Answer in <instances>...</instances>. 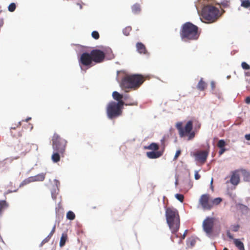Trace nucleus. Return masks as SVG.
Instances as JSON below:
<instances>
[{
	"label": "nucleus",
	"mask_w": 250,
	"mask_h": 250,
	"mask_svg": "<svg viewBox=\"0 0 250 250\" xmlns=\"http://www.w3.org/2000/svg\"><path fill=\"white\" fill-rule=\"evenodd\" d=\"M52 142L53 152L51 160L54 163H57L61 157H64L67 142L57 133H54Z\"/></svg>",
	"instance_id": "obj_1"
},
{
	"label": "nucleus",
	"mask_w": 250,
	"mask_h": 250,
	"mask_svg": "<svg viewBox=\"0 0 250 250\" xmlns=\"http://www.w3.org/2000/svg\"><path fill=\"white\" fill-rule=\"evenodd\" d=\"M166 217L167 222L172 233L175 235V237H178V235L176 234L180 224L178 211L175 208H168L166 210Z\"/></svg>",
	"instance_id": "obj_2"
},
{
	"label": "nucleus",
	"mask_w": 250,
	"mask_h": 250,
	"mask_svg": "<svg viewBox=\"0 0 250 250\" xmlns=\"http://www.w3.org/2000/svg\"><path fill=\"white\" fill-rule=\"evenodd\" d=\"M146 77L140 74L126 75L122 80L121 87L126 91L127 89H137L144 82Z\"/></svg>",
	"instance_id": "obj_3"
},
{
	"label": "nucleus",
	"mask_w": 250,
	"mask_h": 250,
	"mask_svg": "<svg viewBox=\"0 0 250 250\" xmlns=\"http://www.w3.org/2000/svg\"><path fill=\"white\" fill-rule=\"evenodd\" d=\"M180 34L182 40L186 42L197 40L200 36L198 27L190 22L182 25Z\"/></svg>",
	"instance_id": "obj_4"
},
{
	"label": "nucleus",
	"mask_w": 250,
	"mask_h": 250,
	"mask_svg": "<svg viewBox=\"0 0 250 250\" xmlns=\"http://www.w3.org/2000/svg\"><path fill=\"white\" fill-rule=\"evenodd\" d=\"M219 9L211 5H207L203 7L202 10L203 18L208 22L215 21L221 16Z\"/></svg>",
	"instance_id": "obj_5"
},
{
	"label": "nucleus",
	"mask_w": 250,
	"mask_h": 250,
	"mask_svg": "<svg viewBox=\"0 0 250 250\" xmlns=\"http://www.w3.org/2000/svg\"><path fill=\"white\" fill-rule=\"evenodd\" d=\"M176 127L178 130L179 136L183 137L188 135V139H192L195 136L194 131H191L193 128V122L192 121H188L184 127H183L182 122H178L176 125Z\"/></svg>",
	"instance_id": "obj_6"
},
{
	"label": "nucleus",
	"mask_w": 250,
	"mask_h": 250,
	"mask_svg": "<svg viewBox=\"0 0 250 250\" xmlns=\"http://www.w3.org/2000/svg\"><path fill=\"white\" fill-rule=\"evenodd\" d=\"M106 114L108 118L112 119L121 115L122 110L116 105V102H111L107 106Z\"/></svg>",
	"instance_id": "obj_7"
},
{
	"label": "nucleus",
	"mask_w": 250,
	"mask_h": 250,
	"mask_svg": "<svg viewBox=\"0 0 250 250\" xmlns=\"http://www.w3.org/2000/svg\"><path fill=\"white\" fill-rule=\"evenodd\" d=\"M166 139L165 137H163L161 140V150L157 151H150L146 152V156L149 159H157L161 157L164 152L166 145H165Z\"/></svg>",
	"instance_id": "obj_8"
},
{
	"label": "nucleus",
	"mask_w": 250,
	"mask_h": 250,
	"mask_svg": "<svg viewBox=\"0 0 250 250\" xmlns=\"http://www.w3.org/2000/svg\"><path fill=\"white\" fill-rule=\"evenodd\" d=\"M92 61L96 63L103 62L105 58V54L102 50L99 49H94L90 52Z\"/></svg>",
	"instance_id": "obj_9"
},
{
	"label": "nucleus",
	"mask_w": 250,
	"mask_h": 250,
	"mask_svg": "<svg viewBox=\"0 0 250 250\" xmlns=\"http://www.w3.org/2000/svg\"><path fill=\"white\" fill-rule=\"evenodd\" d=\"M199 203L204 209L210 210L212 208L211 200H210L209 195L205 194L201 195Z\"/></svg>",
	"instance_id": "obj_10"
},
{
	"label": "nucleus",
	"mask_w": 250,
	"mask_h": 250,
	"mask_svg": "<svg viewBox=\"0 0 250 250\" xmlns=\"http://www.w3.org/2000/svg\"><path fill=\"white\" fill-rule=\"evenodd\" d=\"M79 62L80 65L91 66L93 61L90 53H83L79 60Z\"/></svg>",
	"instance_id": "obj_11"
},
{
	"label": "nucleus",
	"mask_w": 250,
	"mask_h": 250,
	"mask_svg": "<svg viewBox=\"0 0 250 250\" xmlns=\"http://www.w3.org/2000/svg\"><path fill=\"white\" fill-rule=\"evenodd\" d=\"M45 177V174L42 173L34 176H31L24 180H23L21 184L20 187L23 186L27 185L31 182L37 181H43Z\"/></svg>",
	"instance_id": "obj_12"
},
{
	"label": "nucleus",
	"mask_w": 250,
	"mask_h": 250,
	"mask_svg": "<svg viewBox=\"0 0 250 250\" xmlns=\"http://www.w3.org/2000/svg\"><path fill=\"white\" fill-rule=\"evenodd\" d=\"M213 226V219L212 218L208 217L203 222V227L204 231L207 234H211Z\"/></svg>",
	"instance_id": "obj_13"
},
{
	"label": "nucleus",
	"mask_w": 250,
	"mask_h": 250,
	"mask_svg": "<svg viewBox=\"0 0 250 250\" xmlns=\"http://www.w3.org/2000/svg\"><path fill=\"white\" fill-rule=\"evenodd\" d=\"M208 152L207 151L203 150L197 152L194 154L196 161L204 164L206 162Z\"/></svg>",
	"instance_id": "obj_14"
},
{
	"label": "nucleus",
	"mask_w": 250,
	"mask_h": 250,
	"mask_svg": "<svg viewBox=\"0 0 250 250\" xmlns=\"http://www.w3.org/2000/svg\"><path fill=\"white\" fill-rule=\"evenodd\" d=\"M240 170L237 169L231 172L230 182L234 186L237 185L240 183Z\"/></svg>",
	"instance_id": "obj_15"
},
{
	"label": "nucleus",
	"mask_w": 250,
	"mask_h": 250,
	"mask_svg": "<svg viewBox=\"0 0 250 250\" xmlns=\"http://www.w3.org/2000/svg\"><path fill=\"white\" fill-rule=\"evenodd\" d=\"M136 48L138 52L140 54H146L147 51L145 45L142 42H137Z\"/></svg>",
	"instance_id": "obj_16"
},
{
	"label": "nucleus",
	"mask_w": 250,
	"mask_h": 250,
	"mask_svg": "<svg viewBox=\"0 0 250 250\" xmlns=\"http://www.w3.org/2000/svg\"><path fill=\"white\" fill-rule=\"evenodd\" d=\"M207 83L201 78L197 85V88L200 91H204L207 88Z\"/></svg>",
	"instance_id": "obj_17"
},
{
	"label": "nucleus",
	"mask_w": 250,
	"mask_h": 250,
	"mask_svg": "<svg viewBox=\"0 0 250 250\" xmlns=\"http://www.w3.org/2000/svg\"><path fill=\"white\" fill-rule=\"evenodd\" d=\"M160 146L158 144L155 143H152L148 146H145L144 148L145 149L151 150L152 151H159Z\"/></svg>",
	"instance_id": "obj_18"
},
{
	"label": "nucleus",
	"mask_w": 250,
	"mask_h": 250,
	"mask_svg": "<svg viewBox=\"0 0 250 250\" xmlns=\"http://www.w3.org/2000/svg\"><path fill=\"white\" fill-rule=\"evenodd\" d=\"M240 172H241L245 181H250V172L245 169H239Z\"/></svg>",
	"instance_id": "obj_19"
},
{
	"label": "nucleus",
	"mask_w": 250,
	"mask_h": 250,
	"mask_svg": "<svg viewBox=\"0 0 250 250\" xmlns=\"http://www.w3.org/2000/svg\"><path fill=\"white\" fill-rule=\"evenodd\" d=\"M138 104L137 102H133L132 103H128L125 104L126 105H137ZM125 104V102L122 100V99L118 101V103H116V105L119 107L121 108L122 109L123 106Z\"/></svg>",
	"instance_id": "obj_20"
},
{
	"label": "nucleus",
	"mask_w": 250,
	"mask_h": 250,
	"mask_svg": "<svg viewBox=\"0 0 250 250\" xmlns=\"http://www.w3.org/2000/svg\"><path fill=\"white\" fill-rule=\"evenodd\" d=\"M233 243L239 250H245L243 243L239 239H234L233 240Z\"/></svg>",
	"instance_id": "obj_21"
},
{
	"label": "nucleus",
	"mask_w": 250,
	"mask_h": 250,
	"mask_svg": "<svg viewBox=\"0 0 250 250\" xmlns=\"http://www.w3.org/2000/svg\"><path fill=\"white\" fill-rule=\"evenodd\" d=\"M8 207V204L5 200H0V216L2 212Z\"/></svg>",
	"instance_id": "obj_22"
},
{
	"label": "nucleus",
	"mask_w": 250,
	"mask_h": 250,
	"mask_svg": "<svg viewBox=\"0 0 250 250\" xmlns=\"http://www.w3.org/2000/svg\"><path fill=\"white\" fill-rule=\"evenodd\" d=\"M67 235L65 233H63L61 237L60 241V247H62L65 244V243L67 240Z\"/></svg>",
	"instance_id": "obj_23"
},
{
	"label": "nucleus",
	"mask_w": 250,
	"mask_h": 250,
	"mask_svg": "<svg viewBox=\"0 0 250 250\" xmlns=\"http://www.w3.org/2000/svg\"><path fill=\"white\" fill-rule=\"evenodd\" d=\"M131 9L134 14H138L140 13L141 10V6L139 3H135L132 5Z\"/></svg>",
	"instance_id": "obj_24"
},
{
	"label": "nucleus",
	"mask_w": 250,
	"mask_h": 250,
	"mask_svg": "<svg viewBox=\"0 0 250 250\" xmlns=\"http://www.w3.org/2000/svg\"><path fill=\"white\" fill-rule=\"evenodd\" d=\"M241 2V6L250 10V0H240Z\"/></svg>",
	"instance_id": "obj_25"
},
{
	"label": "nucleus",
	"mask_w": 250,
	"mask_h": 250,
	"mask_svg": "<svg viewBox=\"0 0 250 250\" xmlns=\"http://www.w3.org/2000/svg\"><path fill=\"white\" fill-rule=\"evenodd\" d=\"M112 97L113 99L117 101H119L120 100H121L123 98V95L117 91H114L112 93Z\"/></svg>",
	"instance_id": "obj_26"
},
{
	"label": "nucleus",
	"mask_w": 250,
	"mask_h": 250,
	"mask_svg": "<svg viewBox=\"0 0 250 250\" xmlns=\"http://www.w3.org/2000/svg\"><path fill=\"white\" fill-rule=\"evenodd\" d=\"M66 217L68 219L73 220L75 218V215L72 211H69L66 214Z\"/></svg>",
	"instance_id": "obj_27"
},
{
	"label": "nucleus",
	"mask_w": 250,
	"mask_h": 250,
	"mask_svg": "<svg viewBox=\"0 0 250 250\" xmlns=\"http://www.w3.org/2000/svg\"><path fill=\"white\" fill-rule=\"evenodd\" d=\"M222 201V199L220 198H216L213 200H211V204H212V207L214 205H219Z\"/></svg>",
	"instance_id": "obj_28"
},
{
	"label": "nucleus",
	"mask_w": 250,
	"mask_h": 250,
	"mask_svg": "<svg viewBox=\"0 0 250 250\" xmlns=\"http://www.w3.org/2000/svg\"><path fill=\"white\" fill-rule=\"evenodd\" d=\"M132 28L130 26H127L123 30V33L125 36H128L131 31Z\"/></svg>",
	"instance_id": "obj_29"
},
{
	"label": "nucleus",
	"mask_w": 250,
	"mask_h": 250,
	"mask_svg": "<svg viewBox=\"0 0 250 250\" xmlns=\"http://www.w3.org/2000/svg\"><path fill=\"white\" fill-rule=\"evenodd\" d=\"M225 145H226V142L224 140H219V141L218 142L217 145V146L220 148H224L225 147Z\"/></svg>",
	"instance_id": "obj_30"
},
{
	"label": "nucleus",
	"mask_w": 250,
	"mask_h": 250,
	"mask_svg": "<svg viewBox=\"0 0 250 250\" xmlns=\"http://www.w3.org/2000/svg\"><path fill=\"white\" fill-rule=\"evenodd\" d=\"M21 123H20V122H19V123H18V125H17L16 126H14V127H11V134H13V136H14V137H17V136H21V134H20L19 133L18 135H16V134H15L13 133V131H12L13 130H15V129H16V128L17 127H18V126H19V127H20V126H21Z\"/></svg>",
	"instance_id": "obj_31"
},
{
	"label": "nucleus",
	"mask_w": 250,
	"mask_h": 250,
	"mask_svg": "<svg viewBox=\"0 0 250 250\" xmlns=\"http://www.w3.org/2000/svg\"><path fill=\"white\" fill-rule=\"evenodd\" d=\"M196 240L194 238H190L188 240V243L189 244L191 247H193L196 243Z\"/></svg>",
	"instance_id": "obj_32"
},
{
	"label": "nucleus",
	"mask_w": 250,
	"mask_h": 250,
	"mask_svg": "<svg viewBox=\"0 0 250 250\" xmlns=\"http://www.w3.org/2000/svg\"><path fill=\"white\" fill-rule=\"evenodd\" d=\"M175 196L176 198L181 203H182L184 201V197L183 195L181 194H176Z\"/></svg>",
	"instance_id": "obj_33"
},
{
	"label": "nucleus",
	"mask_w": 250,
	"mask_h": 250,
	"mask_svg": "<svg viewBox=\"0 0 250 250\" xmlns=\"http://www.w3.org/2000/svg\"><path fill=\"white\" fill-rule=\"evenodd\" d=\"M241 66L244 70H249L250 69V65L248 64L247 62H243L241 63Z\"/></svg>",
	"instance_id": "obj_34"
},
{
	"label": "nucleus",
	"mask_w": 250,
	"mask_h": 250,
	"mask_svg": "<svg viewBox=\"0 0 250 250\" xmlns=\"http://www.w3.org/2000/svg\"><path fill=\"white\" fill-rule=\"evenodd\" d=\"M91 36L95 40H98L100 37L99 33L96 31H93Z\"/></svg>",
	"instance_id": "obj_35"
},
{
	"label": "nucleus",
	"mask_w": 250,
	"mask_h": 250,
	"mask_svg": "<svg viewBox=\"0 0 250 250\" xmlns=\"http://www.w3.org/2000/svg\"><path fill=\"white\" fill-rule=\"evenodd\" d=\"M16 9V4L14 3H11L8 6V10L10 12H13Z\"/></svg>",
	"instance_id": "obj_36"
},
{
	"label": "nucleus",
	"mask_w": 250,
	"mask_h": 250,
	"mask_svg": "<svg viewBox=\"0 0 250 250\" xmlns=\"http://www.w3.org/2000/svg\"><path fill=\"white\" fill-rule=\"evenodd\" d=\"M51 238V236H50L49 235L46 237L45 238L42 242L41 243V245H42L44 244H45L46 243H47L50 239V238Z\"/></svg>",
	"instance_id": "obj_37"
},
{
	"label": "nucleus",
	"mask_w": 250,
	"mask_h": 250,
	"mask_svg": "<svg viewBox=\"0 0 250 250\" xmlns=\"http://www.w3.org/2000/svg\"><path fill=\"white\" fill-rule=\"evenodd\" d=\"M187 232H188V230H186L183 234V235H182V236L181 237V238H180L179 241V244H181L182 243V241L183 240H184L185 237H186V236L187 234Z\"/></svg>",
	"instance_id": "obj_38"
},
{
	"label": "nucleus",
	"mask_w": 250,
	"mask_h": 250,
	"mask_svg": "<svg viewBox=\"0 0 250 250\" xmlns=\"http://www.w3.org/2000/svg\"><path fill=\"white\" fill-rule=\"evenodd\" d=\"M181 151L180 150H178L176 151L175 155L174 157V160H176L177 159L178 157L181 154Z\"/></svg>",
	"instance_id": "obj_39"
},
{
	"label": "nucleus",
	"mask_w": 250,
	"mask_h": 250,
	"mask_svg": "<svg viewBox=\"0 0 250 250\" xmlns=\"http://www.w3.org/2000/svg\"><path fill=\"white\" fill-rule=\"evenodd\" d=\"M55 229H56V225H55L53 226V228H52V230H51V232H50V233L49 234V235L50 236H51V237H52V235H53L54 234V233H55Z\"/></svg>",
	"instance_id": "obj_40"
},
{
	"label": "nucleus",
	"mask_w": 250,
	"mask_h": 250,
	"mask_svg": "<svg viewBox=\"0 0 250 250\" xmlns=\"http://www.w3.org/2000/svg\"><path fill=\"white\" fill-rule=\"evenodd\" d=\"M194 177L196 180H199L201 177L200 175L198 173V171H195V172Z\"/></svg>",
	"instance_id": "obj_41"
},
{
	"label": "nucleus",
	"mask_w": 250,
	"mask_h": 250,
	"mask_svg": "<svg viewBox=\"0 0 250 250\" xmlns=\"http://www.w3.org/2000/svg\"><path fill=\"white\" fill-rule=\"evenodd\" d=\"M210 86L212 90H214L215 88V83L214 81H211L210 83Z\"/></svg>",
	"instance_id": "obj_42"
},
{
	"label": "nucleus",
	"mask_w": 250,
	"mask_h": 250,
	"mask_svg": "<svg viewBox=\"0 0 250 250\" xmlns=\"http://www.w3.org/2000/svg\"><path fill=\"white\" fill-rule=\"evenodd\" d=\"M227 234L228 237L229 239H233V240L234 239H233V237L232 235L230 233V232L229 231H228Z\"/></svg>",
	"instance_id": "obj_43"
},
{
	"label": "nucleus",
	"mask_w": 250,
	"mask_h": 250,
	"mask_svg": "<svg viewBox=\"0 0 250 250\" xmlns=\"http://www.w3.org/2000/svg\"><path fill=\"white\" fill-rule=\"evenodd\" d=\"M226 151V149L224 148H220V150L219 151V154L220 155H222L224 153V152Z\"/></svg>",
	"instance_id": "obj_44"
},
{
	"label": "nucleus",
	"mask_w": 250,
	"mask_h": 250,
	"mask_svg": "<svg viewBox=\"0 0 250 250\" xmlns=\"http://www.w3.org/2000/svg\"><path fill=\"white\" fill-rule=\"evenodd\" d=\"M245 102L247 104H250V97H247L245 99Z\"/></svg>",
	"instance_id": "obj_45"
},
{
	"label": "nucleus",
	"mask_w": 250,
	"mask_h": 250,
	"mask_svg": "<svg viewBox=\"0 0 250 250\" xmlns=\"http://www.w3.org/2000/svg\"><path fill=\"white\" fill-rule=\"evenodd\" d=\"M245 138L247 140L250 141V134H246Z\"/></svg>",
	"instance_id": "obj_46"
},
{
	"label": "nucleus",
	"mask_w": 250,
	"mask_h": 250,
	"mask_svg": "<svg viewBox=\"0 0 250 250\" xmlns=\"http://www.w3.org/2000/svg\"><path fill=\"white\" fill-rule=\"evenodd\" d=\"M239 226L238 225L236 226H234V227L233 228V230L234 231H237L239 229Z\"/></svg>",
	"instance_id": "obj_47"
},
{
	"label": "nucleus",
	"mask_w": 250,
	"mask_h": 250,
	"mask_svg": "<svg viewBox=\"0 0 250 250\" xmlns=\"http://www.w3.org/2000/svg\"><path fill=\"white\" fill-rule=\"evenodd\" d=\"M129 98H130V96L128 95H125L124 96H123V99H124L125 100H126Z\"/></svg>",
	"instance_id": "obj_48"
},
{
	"label": "nucleus",
	"mask_w": 250,
	"mask_h": 250,
	"mask_svg": "<svg viewBox=\"0 0 250 250\" xmlns=\"http://www.w3.org/2000/svg\"><path fill=\"white\" fill-rule=\"evenodd\" d=\"M51 194H52V198L54 199V200H56V195L55 194V193H54L52 191L51 192Z\"/></svg>",
	"instance_id": "obj_49"
},
{
	"label": "nucleus",
	"mask_w": 250,
	"mask_h": 250,
	"mask_svg": "<svg viewBox=\"0 0 250 250\" xmlns=\"http://www.w3.org/2000/svg\"><path fill=\"white\" fill-rule=\"evenodd\" d=\"M17 191V189H15V190H13V191H12V190H7V191L5 193V194H8V193H11V192H16Z\"/></svg>",
	"instance_id": "obj_50"
},
{
	"label": "nucleus",
	"mask_w": 250,
	"mask_h": 250,
	"mask_svg": "<svg viewBox=\"0 0 250 250\" xmlns=\"http://www.w3.org/2000/svg\"><path fill=\"white\" fill-rule=\"evenodd\" d=\"M245 74H246V76H250V73H249V72H246V73H245Z\"/></svg>",
	"instance_id": "obj_51"
},
{
	"label": "nucleus",
	"mask_w": 250,
	"mask_h": 250,
	"mask_svg": "<svg viewBox=\"0 0 250 250\" xmlns=\"http://www.w3.org/2000/svg\"><path fill=\"white\" fill-rule=\"evenodd\" d=\"M78 5L80 6V8L81 9H82V5L81 4L78 3Z\"/></svg>",
	"instance_id": "obj_52"
},
{
	"label": "nucleus",
	"mask_w": 250,
	"mask_h": 250,
	"mask_svg": "<svg viewBox=\"0 0 250 250\" xmlns=\"http://www.w3.org/2000/svg\"><path fill=\"white\" fill-rule=\"evenodd\" d=\"M171 239L172 242H174V237H173V236H171Z\"/></svg>",
	"instance_id": "obj_53"
},
{
	"label": "nucleus",
	"mask_w": 250,
	"mask_h": 250,
	"mask_svg": "<svg viewBox=\"0 0 250 250\" xmlns=\"http://www.w3.org/2000/svg\"><path fill=\"white\" fill-rule=\"evenodd\" d=\"M223 250H228L227 248H225L223 249Z\"/></svg>",
	"instance_id": "obj_54"
},
{
	"label": "nucleus",
	"mask_w": 250,
	"mask_h": 250,
	"mask_svg": "<svg viewBox=\"0 0 250 250\" xmlns=\"http://www.w3.org/2000/svg\"><path fill=\"white\" fill-rule=\"evenodd\" d=\"M1 24L0 25V26H2L3 25V21H1Z\"/></svg>",
	"instance_id": "obj_55"
},
{
	"label": "nucleus",
	"mask_w": 250,
	"mask_h": 250,
	"mask_svg": "<svg viewBox=\"0 0 250 250\" xmlns=\"http://www.w3.org/2000/svg\"><path fill=\"white\" fill-rule=\"evenodd\" d=\"M212 182H213V179H212L211 181V184H212Z\"/></svg>",
	"instance_id": "obj_56"
},
{
	"label": "nucleus",
	"mask_w": 250,
	"mask_h": 250,
	"mask_svg": "<svg viewBox=\"0 0 250 250\" xmlns=\"http://www.w3.org/2000/svg\"><path fill=\"white\" fill-rule=\"evenodd\" d=\"M198 128L200 127V124L198 125Z\"/></svg>",
	"instance_id": "obj_57"
}]
</instances>
